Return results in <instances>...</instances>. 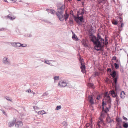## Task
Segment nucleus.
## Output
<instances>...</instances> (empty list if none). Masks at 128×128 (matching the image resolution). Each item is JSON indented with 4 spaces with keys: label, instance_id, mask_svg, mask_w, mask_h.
<instances>
[{
    "label": "nucleus",
    "instance_id": "22",
    "mask_svg": "<svg viewBox=\"0 0 128 128\" xmlns=\"http://www.w3.org/2000/svg\"><path fill=\"white\" fill-rule=\"evenodd\" d=\"M125 94V93H124V91H122V92L120 93V97L121 98H124L125 97V96H124Z\"/></svg>",
    "mask_w": 128,
    "mask_h": 128
},
{
    "label": "nucleus",
    "instance_id": "15",
    "mask_svg": "<svg viewBox=\"0 0 128 128\" xmlns=\"http://www.w3.org/2000/svg\"><path fill=\"white\" fill-rule=\"evenodd\" d=\"M15 123V121L14 120L11 122H9L8 123V126L9 127H11L13 126Z\"/></svg>",
    "mask_w": 128,
    "mask_h": 128
},
{
    "label": "nucleus",
    "instance_id": "7",
    "mask_svg": "<svg viewBox=\"0 0 128 128\" xmlns=\"http://www.w3.org/2000/svg\"><path fill=\"white\" fill-rule=\"evenodd\" d=\"M106 120L107 123L110 124L111 122H114V121L112 119L110 118L108 114H107V117L106 118Z\"/></svg>",
    "mask_w": 128,
    "mask_h": 128
},
{
    "label": "nucleus",
    "instance_id": "39",
    "mask_svg": "<svg viewBox=\"0 0 128 128\" xmlns=\"http://www.w3.org/2000/svg\"><path fill=\"white\" fill-rule=\"evenodd\" d=\"M78 24H79L80 25H82V22H80L79 20H78L76 22Z\"/></svg>",
    "mask_w": 128,
    "mask_h": 128
},
{
    "label": "nucleus",
    "instance_id": "43",
    "mask_svg": "<svg viewBox=\"0 0 128 128\" xmlns=\"http://www.w3.org/2000/svg\"><path fill=\"white\" fill-rule=\"evenodd\" d=\"M117 126H118V128H122L121 124H117Z\"/></svg>",
    "mask_w": 128,
    "mask_h": 128
},
{
    "label": "nucleus",
    "instance_id": "63",
    "mask_svg": "<svg viewBox=\"0 0 128 128\" xmlns=\"http://www.w3.org/2000/svg\"><path fill=\"white\" fill-rule=\"evenodd\" d=\"M36 106H34L33 107V108L34 109H35V108H36Z\"/></svg>",
    "mask_w": 128,
    "mask_h": 128
},
{
    "label": "nucleus",
    "instance_id": "11",
    "mask_svg": "<svg viewBox=\"0 0 128 128\" xmlns=\"http://www.w3.org/2000/svg\"><path fill=\"white\" fill-rule=\"evenodd\" d=\"M11 44L12 46L16 47H20L22 45H23V44H21L19 42L12 43Z\"/></svg>",
    "mask_w": 128,
    "mask_h": 128
},
{
    "label": "nucleus",
    "instance_id": "12",
    "mask_svg": "<svg viewBox=\"0 0 128 128\" xmlns=\"http://www.w3.org/2000/svg\"><path fill=\"white\" fill-rule=\"evenodd\" d=\"M104 97H106V98H108V100H109V101H111V98L109 96L108 93V92H106L104 94Z\"/></svg>",
    "mask_w": 128,
    "mask_h": 128
},
{
    "label": "nucleus",
    "instance_id": "23",
    "mask_svg": "<svg viewBox=\"0 0 128 128\" xmlns=\"http://www.w3.org/2000/svg\"><path fill=\"white\" fill-rule=\"evenodd\" d=\"M99 4L102 3L103 4H105L106 2V0H99L98 1Z\"/></svg>",
    "mask_w": 128,
    "mask_h": 128
},
{
    "label": "nucleus",
    "instance_id": "26",
    "mask_svg": "<svg viewBox=\"0 0 128 128\" xmlns=\"http://www.w3.org/2000/svg\"><path fill=\"white\" fill-rule=\"evenodd\" d=\"M107 101L108 102V108L109 109H110V108H111V101L110 102L109 101V100H108Z\"/></svg>",
    "mask_w": 128,
    "mask_h": 128
},
{
    "label": "nucleus",
    "instance_id": "1",
    "mask_svg": "<svg viewBox=\"0 0 128 128\" xmlns=\"http://www.w3.org/2000/svg\"><path fill=\"white\" fill-rule=\"evenodd\" d=\"M105 42L104 40L101 37L100 35L98 34L97 37L94 36H93L91 40L93 42L95 45L94 48L97 51L101 50L104 48L105 44V45H107L108 43V40L106 36L105 37Z\"/></svg>",
    "mask_w": 128,
    "mask_h": 128
},
{
    "label": "nucleus",
    "instance_id": "37",
    "mask_svg": "<svg viewBox=\"0 0 128 128\" xmlns=\"http://www.w3.org/2000/svg\"><path fill=\"white\" fill-rule=\"evenodd\" d=\"M61 108V106H57L56 108V110H60Z\"/></svg>",
    "mask_w": 128,
    "mask_h": 128
},
{
    "label": "nucleus",
    "instance_id": "29",
    "mask_svg": "<svg viewBox=\"0 0 128 128\" xmlns=\"http://www.w3.org/2000/svg\"><path fill=\"white\" fill-rule=\"evenodd\" d=\"M44 62L45 63L49 64L50 66H53V65L51 64L50 63V62H49V60H45Z\"/></svg>",
    "mask_w": 128,
    "mask_h": 128
},
{
    "label": "nucleus",
    "instance_id": "60",
    "mask_svg": "<svg viewBox=\"0 0 128 128\" xmlns=\"http://www.w3.org/2000/svg\"><path fill=\"white\" fill-rule=\"evenodd\" d=\"M102 124L104 125V126H105V124L104 123V122H102Z\"/></svg>",
    "mask_w": 128,
    "mask_h": 128
},
{
    "label": "nucleus",
    "instance_id": "20",
    "mask_svg": "<svg viewBox=\"0 0 128 128\" xmlns=\"http://www.w3.org/2000/svg\"><path fill=\"white\" fill-rule=\"evenodd\" d=\"M86 14L85 12H80V10L78 11L77 12V14H78L80 15L83 16V14Z\"/></svg>",
    "mask_w": 128,
    "mask_h": 128
},
{
    "label": "nucleus",
    "instance_id": "44",
    "mask_svg": "<svg viewBox=\"0 0 128 128\" xmlns=\"http://www.w3.org/2000/svg\"><path fill=\"white\" fill-rule=\"evenodd\" d=\"M6 30V29L5 28H0V31L5 30Z\"/></svg>",
    "mask_w": 128,
    "mask_h": 128
},
{
    "label": "nucleus",
    "instance_id": "17",
    "mask_svg": "<svg viewBox=\"0 0 128 128\" xmlns=\"http://www.w3.org/2000/svg\"><path fill=\"white\" fill-rule=\"evenodd\" d=\"M73 35L72 36V38L73 39L76 41H77L78 40V38L77 36L75 34L72 32Z\"/></svg>",
    "mask_w": 128,
    "mask_h": 128
},
{
    "label": "nucleus",
    "instance_id": "33",
    "mask_svg": "<svg viewBox=\"0 0 128 128\" xmlns=\"http://www.w3.org/2000/svg\"><path fill=\"white\" fill-rule=\"evenodd\" d=\"M62 124L65 127H66L67 126V124L66 122H62Z\"/></svg>",
    "mask_w": 128,
    "mask_h": 128
},
{
    "label": "nucleus",
    "instance_id": "5",
    "mask_svg": "<svg viewBox=\"0 0 128 128\" xmlns=\"http://www.w3.org/2000/svg\"><path fill=\"white\" fill-rule=\"evenodd\" d=\"M66 81H60L59 82L58 84V86H60L61 87H65L67 84Z\"/></svg>",
    "mask_w": 128,
    "mask_h": 128
},
{
    "label": "nucleus",
    "instance_id": "16",
    "mask_svg": "<svg viewBox=\"0 0 128 128\" xmlns=\"http://www.w3.org/2000/svg\"><path fill=\"white\" fill-rule=\"evenodd\" d=\"M80 15L77 14V16H78V20H80V22H82L84 19L83 16H79Z\"/></svg>",
    "mask_w": 128,
    "mask_h": 128
},
{
    "label": "nucleus",
    "instance_id": "13",
    "mask_svg": "<svg viewBox=\"0 0 128 128\" xmlns=\"http://www.w3.org/2000/svg\"><path fill=\"white\" fill-rule=\"evenodd\" d=\"M46 11H47L48 13H50L52 14H56V12L55 11L52 9H46Z\"/></svg>",
    "mask_w": 128,
    "mask_h": 128
},
{
    "label": "nucleus",
    "instance_id": "2",
    "mask_svg": "<svg viewBox=\"0 0 128 128\" xmlns=\"http://www.w3.org/2000/svg\"><path fill=\"white\" fill-rule=\"evenodd\" d=\"M65 8V6L62 5L57 10V12L56 13V14L59 20L61 21H63L64 19L65 20V21L66 20L69 16V14L67 13L66 11H65L64 14V17L63 15L62 14L64 12Z\"/></svg>",
    "mask_w": 128,
    "mask_h": 128
},
{
    "label": "nucleus",
    "instance_id": "36",
    "mask_svg": "<svg viewBox=\"0 0 128 128\" xmlns=\"http://www.w3.org/2000/svg\"><path fill=\"white\" fill-rule=\"evenodd\" d=\"M94 84H93L90 83L89 84V86L91 87L92 88H93Z\"/></svg>",
    "mask_w": 128,
    "mask_h": 128
},
{
    "label": "nucleus",
    "instance_id": "56",
    "mask_svg": "<svg viewBox=\"0 0 128 128\" xmlns=\"http://www.w3.org/2000/svg\"><path fill=\"white\" fill-rule=\"evenodd\" d=\"M47 94L46 93H45L43 94L42 96H44L46 95H47Z\"/></svg>",
    "mask_w": 128,
    "mask_h": 128
},
{
    "label": "nucleus",
    "instance_id": "51",
    "mask_svg": "<svg viewBox=\"0 0 128 128\" xmlns=\"http://www.w3.org/2000/svg\"><path fill=\"white\" fill-rule=\"evenodd\" d=\"M81 10H82V12H86V11L84 9V8H81Z\"/></svg>",
    "mask_w": 128,
    "mask_h": 128
},
{
    "label": "nucleus",
    "instance_id": "40",
    "mask_svg": "<svg viewBox=\"0 0 128 128\" xmlns=\"http://www.w3.org/2000/svg\"><path fill=\"white\" fill-rule=\"evenodd\" d=\"M99 123H101L103 122L104 121H103V119L102 118H100V121H98Z\"/></svg>",
    "mask_w": 128,
    "mask_h": 128
},
{
    "label": "nucleus",
    "instance_id": "57",
    "mask_svg": "<svg viewBox=\"0 0 128 128\" xmlns=\"http://www.w3.org/2000/svg\"><path fill=\"white\" fill-rule=\"evenodd\" d=\"M124 24L123 23H121V26L122 28L123 27V26H124Z\"/></svg>",
    "mask_w": 128,
    "mask_h": 128
},
{
    "label": "nucleus",
    "instance_id": "14",
    "mask_svg": "<svg viewBox=\"0 0 128 128\" xmlns=\"http://www.w3.org/2000/svg\"><path fill=\"white\" fill-rule=\"evenodd\" d=\"M116 120L118 122L116 124H118V123L121 124V123L122 122V119L120 118L116 117Z\"/></svg>",
    "mask_w": 128,
    "mask_h": 128
},
{
    "label": "nucleus",
    "instance_id": "21",
    "mask_svg": "<svg viewBox=\"0 0 128 128\" xmlns=\"http://www.w3.org/2000/svg\"><path fill=\"white\" fill-rule=\"evenodd\" d=\"M106 114L104 112V111H102L101 112V116L102 117H104L106 115Z\"/></svg>",
    "mask_w": 128,
    "mask_h": 128
},
{
    "label": "nucleus",
    "instance_id": "54",
    "mask_svg": "<svg viewBox=\"0 0 128 128\" xmlns=\"http://www.w3.org/2000/svg\"><path fill=\"white\" fill-rule=\"evenodd\" d=\"M84 45L85 47H88V45L86 43L84 44Z\"/></svg>",
    "mask_w": 128,
    "mask_h": 128
},
{
    "label": "nucleus",
    "instance_id": "8",
    "mask_svg": "<svg viewBox=\"0 0 128 128\" xmlns=\"http://www.w3.org/2000/svg\"><path fill=\"white\" fill-rule=\"evenodd\" d=\"M112 84L113 85L114 87L115 90L116 91H117L120 90V86L119 85L117 84V82L116 83L115 82H113Z\"/></svg>",
    "mask_w": 128,
    "mask_h": 128
},
{
    "label": "nucleus",
    "instance_id": "27",
    "mask_svg": "<svg viewBox=\"0 0 128 128\" xmlns=\"http://www.w3.org/2000/svg\"><path fill=\"white\" fill-rule=\"evenodd\" d=\"M115 68L116 69H118L119 68V65L118 64L116 63H114V64Z\"/></svg>",
    "mask_w": 128,
    "mask_h": 128
},
{
    "label": "nucleus",
    "instance_id": "35",
    "mask_svg": "<svg viewBox=\"0 0 128 128\" xmlns=\"http://www.w3.org/2000/svg\"><path fill=\"white\" fill-rule=\"evenodd\" d=\"M112 23L114 25H117L118 24L117 22L114 20L112 21Z\"/></svg>",
    "mask_w": 128,
    "mask_h": 128
},
{
    "label": "nucleus",
    "instance_id": "38",
    "mask_svg": "<svg viewBox=\"0 0 128 128\" xmlns=\"http://www.w3.org/2000/svg\"><path fill=\"white\" fill-rule=\"evenodd\" d=\"M94 100H89V102L92 105L94 104Z\"/></svg>",
    "mask_w": 128,
    "mask_h": 128
},
{
    "label": "nucleus",
    "instance_id": "10",
    "mask_svg": "<svg viewBox=\"0 0 128 128\" xmlns=\"http://www.w3.org/2000/svg\"><path fill=\"white\" fill-rule=\"evenodd\" d=\"M110 94H111L113 98H114L117 96V94L116 93L115 91L114 90H112L109 92Z\"/></svg>",
    "mask_w": 128,
    "mask_h": 128
},
{
    "label": "nucleus",
    "instance_id": "30",
    "mask_svg": "<svg viewBox=\"0 0 128 128\" xmlns=\"http://www.w3.org/2000/svg\"><path fill=\"white\" fill-rule=\"evenodd\" d=\"M54 80H59V76H55L54 77Z\"/></svg>",
    "mask_w": 128,
    "mask_h": 128
},
{
    "label": "nucleus",
    "instance_id": "59",
    "mask_svg": "<svg viewBox=\"0 0 128 128\" xmlns=\"http://www.w3.org/2000/svg\"><path fill=\"white\" fill-rule=\"evenodd\" d=\"M70 14H72V15L73 16H74V14H73V12L72 11H71L70 12Z\"/></svg>",
    "mask_w": 128,
    "mask_h": 128
},
{
    "label": "nucleus",
    "instance_id": "48",
    "mask_svg": "<svg viewBox=\"0 0 128 128\" xmlns=\"http://www.w3.org/2000/svg\"><path fill=\"white\" fill-rule=\"evenodd\" d=\"M109 80H110H110L108 79V78H106V82H108V81H109Z\"/></svg>",
    "mask_w": 128,
    "mask_h": 128
},
{
    "label": "nucleus",
    "instance_id": "50",
    "mask_svg": "<svg viewBox=\"0 0 128 128\" xmlns=\"http://www.w3.org/2000/svg\"><path fill=\"white\" fill-rule=\"evenodd\" d=\"M86 128L90 126V124L88 123L86 124Z\"/></svg>",
    "mask_w": 128,
    "mask_h": 128
},
{
    "label": "nucleus",
    "instance_id": "6",
    "mask_svg": "<svg viewBox=\"0 0 128 128\" xmlns=\"http://www.w3.org/2000/svg\"><path fill=\"white\" fill-rule=\"evenodd\" d=\"M80 63L81 64V66H80V68L81 70V72L83 73H84L86 72L85 70L86 66L84 64H83L82 62H81Z\"/></svg>",
    "mask_w": 128,
    "mask_h": 128
},
{
    "label": "nucleus",
    "instance_id": "55",
    "mask_svg": "<svg viewBox=\"0 0 128 128\" xmlns=\"http://www.w3.org/2000/svg\"><path fill=\"white\" fill-rule=\"evenodd\" d=\"M31 91V90L30 89H28L27 91H26V92H30Z\"/></svg>",
    "mask_w": 128,
    "mask_h": 128
},
{
    "label": "nucleus",
    "instance_id": "19",
    "mask_svg": "<svg viewBox=\"0 0 128 128\" xmlns=\"http://www.w3.org/2000/svg\"><path fill=\"white\" fill-rule=\"evenodd\" d=\"M123 123V126L124 128H127L128 127V123H126L125 122H124Z\"/></svg>",
    "mask_w": 128,
    "mask_h": 128
},
{
    "label": "nucleus",
    "instance_id": "42",
    "mask_svg": "<svg viewBox=\"0 0 128 128\" xmlns=\"http://www.w3.org/2000/svg\"><path fill=\"white\" fill-rule=\"evenodd\" d=\"M6 99L8 100H9L10 102H12V100H10L9 99V98L7 96H6Z\"/></svg>",
    "mask_w": 128,
    "mask_h": 128
},
{
    "label": "nucleus",
    "instance_id": "49",
    "mask_svg": "<svg viewBox=\"0 0 128 128\" xmlns=\"http://www.w3.org/2000/svg\"><path fill=\"white\" fill-rule=\"evenodd\" d=\"M2 112L6 116V112L3 110H2Z\"/></svg>",
    "mask_w": 128,
    "mask_h": 128
},
{
    "label": "nucleus",
    "instance_id": "9",
    "mask_svg": "<svg viewBox=\"0 0 128 128\" xmlns=\"http://www.w3.org/2000/svg\"><path fill=\"white\" fill-rule=\"evenodd\" d=\"M23 125V124L21 121H19L16 123L15 126L17 128L21 127Z\"/></svg>",
    "mask_w": 128,
    "mask_h": 128
},
{
    "label": "nucleus",
    "instance_id": "46",
    "mask_svg": "<svg viewBox=\"0 0 128 128\" xmlns=\"http://www.w3.org/2000/svg\"><path fill=\"white\" fill-rule=\"evenodd\" d=\"M100 95H99L98 96H97L96 98L97 100H100Z\"/></svg>",
    "mask_w": 128,
    "mask_h": 128
},
{
    "label": "nucleus",
    "instance_id": "47",
    "mask_svg": "<svg viewBox=\"0 0 128 128\" xmlns=\"http://www.w3.org/2000/svg\"><path fill=\"white\" fill-rule=\"evenodd\" d=\"M116 57L115 56H114L112 58V59L114 60H116Z\"/></svg>",
    "mask_w": 128,
    "mask_h": 128
},
{
    "label": "nucleus",
    "instance_id": "3",
    "mask_svg": "<svg viewBox=\"0 0 128 128\" xmlns=\"http://www.w3.org/2000/svg\"><path fill=\"white\" fill-rule=\"evenodd\" d=\"M110 75L112 78L114 82L116 83L119 78L118 74L116 73L115 70H113L111 73Z\"/></svg>",
    "mask_w": 128,
    "mask_h": 128
},
{
    "label": "nucleus",
    "instance_id": "32",
    "mask_svg": "<svg viewBox=\"0 0 128 128\" xmlns=\"http://www.w3.org/2000/svg\"><path fill=\"white\" fill-rule=\"evenodd\" d=\"M38 113L39 114H43L44 113V110L39 111Z\"/></svg>",
    "mask_w": 128,
    "mask_h": 128
},
{
    "label": "nucleus",
    "instance_id": "34",
    "mask_svg": "<svg viewBox=\"0 0 128 128\" xmlns=\"http://www.w3.org/2000/svg\"><path fill=\"white\" fill-rule=\"evenodd\" d=\"M74 20L76 21V22L78 20V16H74Z\"/></svg>",
    "mask_w": 128,
    "mask_h": 128
},
{
    "label": "nucleus",
    "instance_id": "18",
    "mask_svg": "<svg viewBox=\"0 0 128 128\" xmlns=\"http://www.w3.org/2000/svg\"><path fill=\"white\" fill-rule=\"evenodd\" d=\"M116 99L115 102L116 103L117 105H118L120 104V98L118 96H116Z\"/></svg>",
    "mask_w": 128,
    "mask_h": 128
},
{
    "label": "nucleus",
    "instance_id": "28",
    "mask_svg": "<svg viewBox=\"0 0 128 128\" xmlns=\"http://www.w3.org/2000/svg\"><path fill=\"white\" fill-rule=\"evenodd\" d=\"M10 15V14L8 15V16L10 20H13L15 18V16H13V17H11L10 16H9Z\"/></svg>",
    "mask_w": 128,
    "mask_h": 128
},
{
    "label": "nucleus",
    "instance_id": "62",
    "mask_svg": "<svg viewBox=\"0 0 128 128\" xmlns=\"http://www.w3.org/2000/svg\"><path fill=\"white\" fill-rule=\"evenodd\" d=\"M116 62L117 63H118V59L116 60Z\"/></svg>",
    "mask_w": 128,
    "mask_h": 128
},
{
    "label": "nucleus",
    "instance_id": "52",
    "mask_svg": "<svg viewBox=\"0 0 128 128\" xmlns=\"http://www.w3.org/2000/svg\"><path fill=\"white\" fill-rule=\"evenodd\" d=\"M26 46V44H23V45H22L21 46L22 47H24Z\"/></svg>",
    "mask_w": 128,
    "mask_h": 128
},
{
    "label": "nucleus",
    "instance_id": "41",
    "mask_svg": "<svg viewBox=\"0 0 128 128\" xmlns=\"http://www.w3.org/2000/svg\"><path fill=\"white\" fill-rule=\"evenodd\" d=\"M107 71L108 72H112V70L111 68H107Z\"/></svg>",
    "mask_w": 128,
    "mask_h": 128
},
{
    "label": "nucleus",
    "instance_id": "58",
    "mask_svg": "<svg viewBox=\"0 0 128 128\" xmlns=\"http://www.w3.org/2000/svg\"><path fill=\"white\" fill-rule=\"evenodd\" d=\"M102 111H104V107H102Z\"/></svg>",
    "mask_w": 128,
    "mask_h": 128
},
{
    "label": "nucleus",
    "instance_id": "31",
    "mask_svg": "<svg viewBox=\"0 0 128 128\" xmlns=\"http://www.w3.org/2000/svg\"><path fill=\"white\" fill-rule=\"evenodd\" d=\"M88 98L89 100H93L94 99L93 98V96L92 95H89L88 96Z\"/></svg>",
    "mask_w": 128,
    "mask_h": 128
},
{
    "label": "nucleus",
    "instance_id": "45",
    "mask_svg": "<svg viewBox=\"0 0 128 128\" xmlns=\"http://www.w3.org/2000/svg\"><path fill=\"white\" fill-rule=\"evenodd\" d=\"M104 99H103L102 101V107H104Z\"/></svg>",
    "mask_w": 128,
    "mask_h": 128
},
{
    "label": "nucleus",
    "instance_id": "53",
    "mask_svg": "<svg viewBox=\"0 0 128 128\" xmlns=\"http://www.w3.org/2000/svg\"><path fill=\"white\" fill-rule=\"evenodd\" d=\"M123 119H124L125 120H126V121H127L128 120V119L126 118L125 117H124V116H123Z\"/></svg>",
    "mask_w": 128,
    "mask_h": 128
},
{
    "label": "nucleus",
    "instance_id": "25",
    "mask_svg": "<svg viewBox=\"0 0 128 128\" xmlns=\"http://www.w3.org/2000/svg\"><path fill=\"white\" fill-rule=\"evenodd\" d=\"M109 109L108 107H106L105 109H104V111L106 114H107L108 112L109 111Z\"/></svg>",
    "mask_w": 128,
    "mask_h": 128
},
{
    "label": "nucleus",
    "instance_id": "4",
    "mask_svg": "<svg viewBox=\"0 0 128 128\" xmlns=\"http://www.w3.org/2000/svg\"><path fill=\"white\" fill-rule=\"evenodd\" d=\"M2 62L4 65H9L10 64V60L6 56L4 58L2 59Z\"/></svg>",
    "mask_w": 128,
    "mask_h": 128
},
{
    "label": "nucleus",
    "instance_id": "61",
    "mask_svg": "<svg viewBox=\"0 0 128 128\" xmlns=\"http://www.w3.org/2000/svg\"><path fill=\"white\" fill-rule=\"evenodd\" d=\"M120 71H121L122 72H124L123 69L122 68L120 69Z\"/></svg>",
    "mask_w": 128,
    "mask_h": 128
},
{
    "label": "nucleus",
    "instance_id": "24",
    "mask_svg": "<svg viewBox=\"0 0 128 128\" xmlns=\"http://www.w3.org/2000/svg\"><path fill=\"white\" fill-rule=\"evenodd\" d=\"M69 23L70 25L71 26H72L73 24V22L72 18H69Z\"/></svg>",
    "mask_w": 128,
    "mask_h": 128
},
{
    "label": "nucleus",
    "instance_id": "64",
    "mask_svg": "<svg viewBox=\"0 0 128 128\" xmlns=\"http://www.w3.org/2000/svg\"><path fill=\"white\" fill-rule=\"evenodd\" d=\"M28 36V37H31L32 36V35H30V34H29V36Z\"/></svg>",
    "mask_w": 128,
    "mask_h": 128
}]
</instances>
